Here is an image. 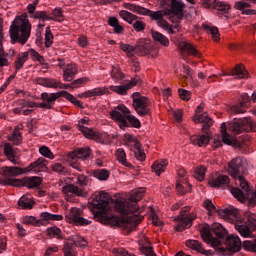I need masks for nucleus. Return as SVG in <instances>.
I'll use <instances>...</instances> for the list:
<instances>
[{"instance_id":"nucleus-36","label":"nucleus","mask_w":256,"mask_h":256,"mask_svg":"<svg viewBox=\"0 0 256 256\" xmlns=\"http://www.w3.org/2000/svg\"><path fill=\"white\" fill-rule=\"evenodd\" d=\"M151 35L154 41H157L158 43H160V45H163L164 47H169V38H167L165 35L155 30L151 31Z\"/></svg>"},{"instance_id":"nucleus-13","label":"nucleus","mask_w":256,"mask_h":256,"mask_svg":"<svg viewBox=\"0 0 256 256\" xmlns=\"http://www.w3.org/2000/svg\"><path fill=\"white\" fill-rule=\"evenodd\" d=\"M138 83H139V77L136 76L135 78L131 79L125 84L118 85V86L111 85L109 89L114 93H117L118 95H127V91H129V89H133V87H135Z\"/></svg>"},{"instance_id":"nucleus-22","label":"nucleus","mask_w":256,"mask_h":256,"mask_svg":"<svg viewBox=\"0 0 256 256\" xmlns=\"http://www.w3.org/2000/svg\"><path fill=\"white\" fill-rule=\"evenodd\" d=\"M78 69L77 65L73 63H69L63 67V79L64 81L71 82L75 79V75H77Z\"/></svg>"},{"instance_id":"nucleus-44","label":"nucleus","mask_w":256,"mask_h":256,"mask_svg":"<svg viewBox=\"0 0 256 256\" xmlns=\"http://www.w3.org/2000/svg\"><path fill=\"white\" fill-rule=\"evenodd\" d=\"M92 175L99 181H107V179H109L110 173L106 169H98L95 170Z\"/></svg>"},{"instance_id":"nucleus-48","label":"nucleus","mask_w":256,"mask_h":256,"mask_svg":"<svg viewBox=\"0 0 256 256\" xmlns=\"http://www.w3.org/2000/svg\"><path fill=\"white\" fill-rule=\"evenodd\" d=\"M78 129H79V131H81V133H83V135L87 139H95V137H97V135L95 134V131H93L81 124H78Z\"/></svg>"},{"instance_id":"nucleus-24","label":"nucleus","mask_w":256,"mask_h":256,"mask_svg":"<svg viewBox=\"0 0 256 256\" xmlns=\"http://www.w3.org/2000/svg\"><path fill=\"white\" fill-rule=\"evenodd\" d=\"M22 129L23 124L17 125L14 128L12 134L7 136L8 141H10V143H13V145H21L23 141V135L21 134Z\"/></svg>"},{"instance_id":"nucleus-23","label":"nucleus","mask_w":256,"mask_h":256,"mask_svg":"<svg viewBox=\"0 0 256 256\" xmlns=\"http://www.w3.org/2000/svg\"><path fill=\"white\" fill-rule=\"evenodd\" d=\"M226 247L231 253H237L241 250V238L237 235H231L227 238Z\"/></svg>"},{"instance_id":"nucleus-30","label":"nucleus","mask_w":256,"mask_h":256,"mask_svg":"<svg viewBox=\"0 0 256 256\" xmlns=\"http://www.w3.org/2000/svg\"><path fill=\"white\" fill-rule=\"evenodd\" d=\"M47 167V160L45 158H38L35 162L31 163L25 171H41V169H45Z\"/></svg>"},{"instance_id":"nucleus-45","label":"nucleus","mask_w":256,"mask_h":256,"mask_svg":"<svg viewBox=\"0 0 256 256\" xmlns=\"http://www.w3.org/2000/svg\"><path fill=\"white\" fill-rule=\"evenodd\" d=\"M121 19L129 23L130 25L133 24V21H137V17L127 10H121L119 13Z\"/></svg>"},{"instance_id":"nucleus-10","label":"nucleus","mask_w":256,"mask_h":256,"mask_svg":"<svg viewBox=\"0 0 256 256\" xmlns=\"http://www.w3.org/2000/svg\"><path fill=\"white\" fill-rule=\"evenodd\" d=\"M150 17L153 21H156L158 27H161L164 31H167L168 35H173L175 31L169 25L168 21L163 19V15H168L167 11L159 10V11H151L149 10L148 14H144Z\"/></svg>"},{"instance_id":"nucleus-28","label":"nucleus","mask_w":256,"mask_h":256,"mask_svg":"<svg viewBox=\"0 0 256 256\" xmlns=\"http://www.w3.org/2000/svg\"><path fill=\"white\" fill-rule=\"evenodd\" d=\"M209 141H211L209 134H203L200 136L193 135L190 137V142L193 145H198V147H205V145H209Z\"/></svg>"},{"instance_id":"nucleus-29","label":"nucleus","mask_w":256,"mask_h":256,"mask_svg":"<svg viewBox=\"0 0 256 256\" xmlns=\"http://www.w3.org/2000/svg\"><path fill=\"white\" fill-rule=\"evenodd\" d=\"M230 73L232 77H235V79H247V77H249V72H247L245 67L241 64L236 65Z\"/></svg>"},{"instance_id":"nucleus-62","label":"nucleus","mask_w":256,"mask_h":256,"mask_svg":"<svg viewBox=\"0 0 256 256\" xmlns=\"http://www.w3.org/2000/svg\"><path fill=\"white\" fill-rule=\"evenodd\" d=\"M76 183H77V185H79V187H87L89 180H87V176H85L83 174H79L77 176Z\"/></svg>"},{"instance_id":"nucleus-38","label":"nucleus","mask_w":256,"mask_h":256,"mask_svg":"<svg viewBox=\"0 0 256 256\" xmlns=\"http://www.w3.org/2000/svg\"><path fill=\"white\" fill-rule=\"evenodd\" d=\"M111 78L113 79L114 83H121L125 79V74L121 72L118 66H113L112 71L110 72Z\"/></svg>"},{"instance_id":"nucleus-7","label":"nucleus","mask_w":256,"mask_h":256,"mask_svg":"<svg viewBox=\"0 0 256 256\" xmlns=\"http://www.w3.org/2000/svg\"><path fill=\"white\" fill-rule=\"evenodd\" d=\"M41 182H42L41 178L37 176L2 181L3 185H10L11 187H28V189L39 187V185H41Z\"/></svg>"},{"instance_id":"nucleus-11","label":"nucleus","mask_w":256,"mask_h":256,"mask_svg":"<svg viewBox=\"0 0 256 256\" xmlns=\"http://www.w3.org/2000/svg\"><path fill=\"white\" fill-rule=\"evenodd\" d=\"M61 91L60 92H55V93H47L43 92L41 94V99L42 102L38 103L39 109H53L55 107V102L60 99L61 97Z\"/></svg>"},{"instance_id":"nucleus-37","label":"nucleus","mask_w":256,"mask_h":256,"mask_svg":"<svg viewBox=\"0 0 256 256\" xmlns=\"http://www.w3.org/2000/svg\"><path fill=\"white\" fill-rule=\"evenodd\" d=\"M28 59H29V52L20 53L17 56L16 61L14 62V67H15L16 71H19V69H22L23 65H25V63Z\"/></svg>"},{"instance_id":"nucleus-64","label":"nucleus","mask_w":256,"mask_h":256,"mask_svg":"<svg viewBox=\"0 0 256 256\" xmlns=\"http://www.w3.org/2000/svg\"><path fill=\"white\" fill-rule=\"evenodd\" d=\"M178 93L183 101H189L191 99V92L185 89H179Z\"/></svg>"},{"instance_id":"nucleus-52","label":"nucleus","mask_w":256,"mask_h":256,"mask_svg":"<svg viewBox=\"0 0 256 256\" xmlns=\"http://www.w3.org/2000/svg\"><path fill=\"white\" fill-rule=\"evenodd\" d=\"M64 256H75V247L73 242H66L63 248Z\"/></svg>"},{"instance_id":"nucleus-53","label":"nucleus","mask_w":256,"mask_h":256,"mask_svg":"<svg viewBox=\"0 0 256 256\" xmlns=\"http://www.w3.org/2000/svg\"><path fill=\"white\" fill-rule=\"evenodd\" d=\"M120 49H122V51L124 53H126V55L128 57H133V55H135V46H132L131 44H121L120 45Z\"/></svg>"},{"instance_id":"nucleus-18","label":"nucleus","mask_w":256,"mask_h":256,"mask_svg":"<svg viewBox=\"0 0 256 256\" xmlns=\"http://www.w3.org/2000/svg\"><path fill=\"white\" fill-rule=\"evenodd\" d=\"M108 93L109 89H107V87H97L78 94V97H80V99H89V97H101Z\"/></svg>"},{"instance_id":"nucleus-50","label":"nucleus","mask_w":256,"mask_h":256,"mask_svg":"<svg viewBox=\"0 0 256 256\" xmlns=\"http://www.w3.org/2000/svg\"><path fill=\"white\" fill-rule=\"evenodd\" d=\"M53 33H51V27L47 26L45 28V47L49 48L53 45Z\"/></svg>"},{"instance_id":"nucleus-8","label":"nucleus","mask_w":256,"mask_h":256,"mask_svg":"<svg viewBox=\"0 0 256 256\" xmlns=\"http://www.w3.org/2000/svg\"><path fill=\"white\" fill-rule=\"evenodd\" d=\"M187 211H189V207L182 208L180 215L174 219L175 221H179L178 225L176 226V231L178 232L185 231V229L191 228V226L193 225V221L197 219V214H187Z\"/></svg>"},{"instance_id":"nucleus-34","label":"nucleus","mask_w":256,"mask_h":256,"mask_svg":"<svg viewBox=\"0 0 256 256\" xmlns=\"http://www.w3.org/2000/svg\"><path fill=\"white\" fill-rule=\"evenodd\" d=\"M167 165H169V162H167V160L165 159L161 160L160 162H155L152 165V171L153 173H155V175L159 177V175H161L165 171Z\"/></svg>"},{"instance_id":"nucleus-47","label":"nucleus","mask_w":256,"mask_h":256,"mask_svg":"<svg viewBox=\"0 0 256 256\" xmlns=\"http://www.w3.org/2000/svg\"><path fill=\"white\" fill-rule=\"evenodd\" d=\"M68 243H72L73 247H86L87 241L85 238L80 236H73L71 239H69Z\"/></svg>"},{"instance_id":"nucleus-19","label":"nucleus","mask_w":256,"mask_h":256,"mask_svg":"<svg viewBox=\"0 0 256 256\" xmlns=\"http://www.w3.org/2000/svg\"><path fill=\"white\" fill-rule=\"evenodd\" d=\"M68 157L69 159H72V160L81 159L82 161H87V159L91 157V148L89 147L79 148L77 150L69 152Z\"/></svg>"},{"instance_id":"nucleus-61","label":"nucleus","mask_w":256,"mask_h":256,"mask_svg":"<svg viewBox=\"0 0 256 256\" xmlns=\"http://www.w3.org/2000/svg\"><path fill=\"white\" fill-rule=\"evenodd\" d=\"M20 107L22 109H34V107H39V104L35 103L34 101L22 100L20 102Z\"/></svg>"},{"instance_id":"nucleus-17","label":"nucleus","mask_w":256,"mask_h":256,"mask_svg":"<svg viewBox=\"0 0 256 256\" xmlns=\"http://www.w3.org/2000/svg\"><path fill=\"white\" fill-rule=\"evenodd\" d=\"M3 149L4 155L8 161H10V163H13V165H21V160H19L17 153L15 152V149H13V145H11V143H4Z\"/></svg>"},{"instance_id":"nucleus-54","label":"nucleus","mask_w":256,"mask_h":256,"mask_svg":"<svg viewBox=\"0 0 256 256\" xmlns=\"http://www.w3.org/2000/svg\"><path fill=\"white\" fill-rule=\"evenodd\" d=\"M243 247H244L245 251H250L252 253H256V239L244 241Z\"/></svg>"},{"instance_id":"nucleus-25","label":"nucleus","mask_w":256,"mask_h":256,"mask_svg":"<svg viewBox=\"0 0 256 256\" xmlns=\"http://www.w3.org/2000/svg\"><path fill=\"white\" fill-rule=\"evenodd\" d=\"M230 179L227 175H216L209 180L210 187H225L229 185Z\"/></svg>"},{"instance_id":"nucleus-3","label":"nucleus","mask_w":256,"mask_h":256,"mask_svg":"<svg viewBox=\"0 0 256 256\" xmlns=\"http://www.w3.org/2000/svg\"><path fill=\"white\" fill-rule=\"evenodd\" d=\"M145 195V188H138L132 191L131 195L126 201L124 198H119L115 201L114 208L121 215H131L133 213H139V205L137 201H141Z\"/></svg>"},{"instance_id":"nucleus-4","label":"nucleus","mask_w":256,"mask_h":256,"mask_svg":"<svg viewBox=\"0 0 256 256\" xmlns=\"http://www.w3.org/2000/svg\"><path fill=\"white\" fill-rule=\"evenodd\" d=\"M110 115L113 121L118 123L120 129L125 130L126 127H129L128 122L132 127H135V129L141 128V121L131 115V111H129V108L125 107V105H119L110 112Z\"/></svg>"},{"instance_id":"nucleus-40","label":"nucleus","mask_w":256,"mask_h":256,"mask_svg":"<svg viewBox=\"0 0 256 256\" xmlns=\"http://www.w3.org/2000/svg\"><path fill=\"white\" fill-rule=\"evenodd\" d=\"M229 131H231L234 135H239L243 133V125L241 123V119H235L230 123Z\"/></svg>"},{"instance_id":"nucleus-27","label":"nucleus","mask_w":256,"mask_h":256,"mask_svg":"<svg viewBox=\"0 0 256 256\" xmlns=\"http://www.w3.org/2000/svg\"><path fill=\"white\" fill-rule=\"evenodd\" d=\"M33 205H35V200H33L31 194H25L18 200L20 209H33Z\"/></svg>"},{"instance_id":"nucleus-63","label":"nucleus","mask_w":256,"mask_h":256,"mask_svg":"<svg viewBox=\"0 0 256 256\" xmlns=\"http://www.w3.org/2000/svg\"><path fill=\"white\" fill-rule=\"evenodd\" d=\"M249 7H251V4L244 1H238L234 4V9H236L237 11H243L244 9H247Z\"/></svg>"},{"instance_id":"nucleus-12","label":"nucleus","mask_w":256,"mask_h":256,"mask_svg":"<svg viewBox=\"0 0 256 256\" xmlns=\"http://www.w3.org/2000/svg\"><path fill=\"white\" fill-rule=\"evenodd\" d=\"M126 143L130 147H134V149H135L134 155H135L137 161H145V157H146L145 151H143V149H141V142H139V140H137V138H135V136L128 135L126 137Z\"/></svg>"},{"instance_id":"nucleus-26","label":"nucleus","mask_w":256,"mask_h":256,"mask_svg":"<svg viewBox=\"0 0 256 256\" xmlns=\"http://www.w3.org/2000/svg\"><path fill=\"white\" fill-rule=\"evenodd\" d=\"M194 123H204L202 130L206 131V129H209L211 125H213V119L209 117V114L207 112L202 113L201 115H196L193 119Z\"/></svg>"},{"instance_id":"nucleus-14","label":"nucleus","mask_w":256,"mask_h":256,"mask_svg":"<svg viewBox=\"0 0 256 256\" xmlns=\"http://www.w3.org/2000/svg\"><path fill=\"white\" fill-rule=\"evenodd\" d=\"M162 4L171 8L168 10V15H178V17L183 15V7H185V4H183L181 0H163Z\"/></svg>"},{"instance_id":"nucleus-49","label":"nucleus","mask_w":256,"mask_h":256,"mask_svg":"<svg viewBox=\"0 0 256 256\" xmlns=\"http://www.w3.org/2000/svg\"><path fill=\"white\" fill-rule=\"evenodd\" d=\"M31 17L32 19H39V21H43V23H45V21H54L53 17H49L45 11H37Z\"/></svg>"},{"instance_id":"nucleus-1","label":"nucleus","mask_w":256,"mask_h":256,"mask_svg":"<svg viewBox=\"0 0 256 256\" xmlns=\"http://www.w3.org/2000/svg\"><path fill=\"white\" fill-rule=\"evenodd\" d=\"M109 200V193L101 191L91 202H89L88 207L90 211H92L95 219L104 225L124 227V229H128V231H135L139 223L143 221V217L132 215L127 220H121V218H117V216H109L107 213V211H109Z\"/></svg>"},{"instance_id":"nucleus-16","label":"nucleus","mask_w":256,"mask_h":256,"mask_svg":"<svg viewBox=\"0 0 256 256\" xmlns=\"http://www.w3.org/2000/svg\"><path fill=\"white\" fill-rule=\"evenodd\" d=\"M27 171L23 170V168L15 167V166H6L2 168V173L4 176L3 181L13 180L11 177H19V175H23Z\"/></svg>"},{"instance_id":"nucleus-33","label":"nucleus","mask_w":256,"mask_h":256,"mask_svg":"<svg viewBox=\"0 0 256 256\" xmlns=\"http://www.w3.org/2000/svg\"><path fill=\"white\" fill-rule=\"evenodd\" d=\"M115 155L116 159L119 161V163H121V165L128 168L133 167V165L127 161V154L123 148L117 149Z\"/></svg>"},{"instance_id":"nucleus-51","label":"nucleus","mask_w":256,"mask_h":256,"mask_svg":"<svg viewBox=\"0 0 256 256\" xmlns=\"http://www.w3.org/2000/svg\"><path fill=\"white\" fill-rule=\"evenodd\" d=\"M207 169L204 166H199L194 171V178L197 179V181H203L205 179V173Z\"/></svg>"},{"instance_id":"nucleus-42","label":"nucleus","mask_w":256,"mask_h":256,"mask_svg":"<svg viewBox=\"0 0 256 256\" xmlns=\"http://www.w3.org/2000/svg\"><path fill=\"white\" fill-rule=\"evenodd\" d=\"M176 190L180 195H185V193H188V191H191V184L186 182V180H180L176 184Z\"/></svg>"},{"instance_id":"nucleus-6","label":"nucleus","mask_w":256,"mask_h":256,"mask_svg":"<svg viewBox=\"0 0 256 256\" xmlns=\"http://www.w3.org/2000/svg\"><path fill=\"white\" fill-rule=\"evenodd\" d=\"M132 99V107H134L139 117H149L151 115V101H149V98L141 95L139 92H134Z\"/></svg>"},{"instance_id":"nucleus-56","label":"nucleus","mask_w":256,"mask_h":256,"mask_svg":"<svg viewBox=\"0 0 256 256\" xmlns=\"http://www.w3.org/2000/svg\"><path fill=\"white\" fill-rule=\"evenodd\" d=\"M29 53H30L32 59H34L35 61H38V63H40V65H45V58L43 56H41V54H39V52L35 51V49H33V48H30Z\"/></svg>"},{"instance_id":"nucleus-57","label":"nucleus","mask_w":256,"mask_h":256,"mask_svg":"<svg viewBox=\"0 0 256 256\" xmlns=\"http://www.w3.org/2000/svg\"><path fill=\"white\" fill-rule=\"evenodd\" d=\"M219 0H200L203 9H215Z\"/></svg>"},{"instance_id":"nucleus-46","label":"nucleus","mask_w":256,"mask_h":256,"mask_svg":"<svg viewBox=\"0 0 256 256\" xmlns=\"http://www.w3.org/2000/svg\"><path fill=\"white\" fill-rule=\"evenodd\" d=\"M22 223H24V225H36L37 227H41L43 220H38L35 216H25L22 219Z\"/></svg>"},{"instance_id":"nucleus-9","label":"nucleus","mask_w":256,"mask_h":256,"mask_svg":"<svg viewBox=\"0 0 256 256\" xmlns=\"http://www.w3.org/2000/svg\"><path fill=\"white\" fill-rule=\"evenodd\" d=\"M67 223H72V225H91V221L83 218V210L81 208L72 207L68 212H66Z\"/></svg>"},{"instance_id":"nucleus-5","label":"nucleus","mask_w":256,"mask_h":256,"mask_svg":"<svg viewBox=\"0 0 256 256\" xmlns=\"http://www.w3.org/2000/svg\"><path fill=\"white\" fill-rule=\"evenodd\" d=\"M219 217L225 219L229 223H234L236 231L240 235L247 236L249 229L243 224V217L239 215V210L236 208H226L218 211Z\"/></svg>"},{"instance_id":"nucleus-60","label":"nucleus","mask_w":256,"mask_h":256,"mask_svg":"<svg viewBox=\"0 0 256 256\" xmlns=\"http://www.w3.org/2000/svg\"><path fill=\"white\" fill-rule=\"evenodd\" d=\"M51 170L55 171V173H59L60 175H64V173H67V168L63 166L61 163H55L51 165Z\"/></svg>"},{"instance_id":"nucleus-59","label":"nucleus","mask_w":256,"mask_h":256,"mask_svg":"<svg viewBox=\"0 0 256 256\" xmlns=\"http://www.w3.org/2000/svg\"><path fill=\"white\" fill-rule=\"evenodd\" d=\"M39 153H40V155H42V157H46L47 159L55 158V156L53 155V152H51V150L47 146L40 147Z\"/></svg>"},{"instance_id":"nucleus-58","label":"nucleus","mask_w":256,"mask_h":256,"mask_svg":"<svg viewBox=\"0 0 256 256\" xmlns=\"http://www.w3.org/2000/svg\"><path fill=\"white\" fill-rule=\"evenodd\" d=\"M48 237H57V239H61V229L57 226H53L47 229Z\"/></svg>"},{"instance_id":"nucleus-21","label":"nucleus","mask_w":256,"mask_h":256,"mask_svg":"<svg viewBox=\"0 0 256 256\" xmlns=\"http://www.w3.org/2000/svg\"><path fill=\"white\" fill-rule=\"evenodd\" d=\"M62 192L64 195H76L77 197H87V192L83 190V188H79L78 186H75L74 184H67L64 187H62Z\"/></svg>"},{"instance_id":"nucleus-2","label":"nucleus","mask_w":256,"mask_h":256,"mask_svg":"<svg viewBox=\"0 0 256 256\" xmlns=\"http://www.w3.org/2000/svg\"><path fill=\"white\" fill-rule=\"evenodd\" d=\"M9 35L13 45L15 43L25 45L29 41L31 37V22H29L27 16L22 15L14 19L9 29Z\"/></svg>"},{"instance_id":"nucleus-20","label":"nucleus","mask_w":256,"mask_h":256,"mask_svg":"<svg viewBox=\"0 0 256 256\" xmlns=\"http://www.w3.org/2000/svg\"><path fill=\"white\" fill-rule=\"evenodd\" d=\"M178 49L180 50L182 57H183V53H187L188 55H193L194 57H201V53L197 51L195 46H193L191 43L187 41H180L178 43Z\"/></svg>"},{"instance_id":"nucleus-35","label":"nucleus","mask_w":256,"mask_h":256,"mask_svg":"<svg viewBox=\"0 0 256 256\" xmlns=\"http://www.w3.org/2000/svg\"><path fill=\"white\" fill-rule=\"evenodd\" d=\"M125 9H128V11H133V13H138V15H147L149 14V9H146L141 6H137L135 4L131 3H125L124 4Z\"/></svg>"},{"instance_id":"nucleus-41","label":"nucleus","mask_w":256,"mask_h":256,"mask_svg":"<svg viewBox=\"0 0 256 256\" xmlns=\"http://www.w3.org/2000/svg\"><path fill=\"white\" fill-rule=\"evenodd\" d=\"M241 123H242V131H246V133L255 131L256 129V124L251 120V118H243L241 119Z\"/></svg>"},{"instance_id":"nucleus-31","label":"nucleus","mask_w":256,"mask_h":256,"mask_svg":"<svg viewBox=\"0 0 256 256\" xmlns=\"http://www.w3.org/2000/svg\"><path fill=\"white\" fill-rule=\"evenodd\" d=\"M57 79L54 78H37L36 83L42 87H48L50 89H57Z\"/></svg>"},{"instance_id":"nucleus-43","label":"nucleus","mask_w":256,"mask_h":256,"mask_svg":"<svg viewBox=\"0 0 256 256\" xmlns=\"http://www.w3.org/2000/svg\"><path fill=\"white\" fill-rule=\"evenodd\" d=\"M212 231L218 239H223L227 235V230L221 224H214Z\"/></svg>"},{"instance_id":"nucleus-39","label":"nucleus","mask_w":256,"mask_h":256,"mask_svg":"<svg viewBox=\"0 0 256 256\" xmlns=\"http://www.w3.org/2000/svg\"><path fill=\"white\" fill-rule=\"evenodd\" d=\"M203 29L206 33H210L212 35L213 41H219V29L216 26L211 24H203Z\"/></svg>"},{"instance_id":"nucleus-32","label":"nucleus","mask_w":256,"mask_h":256,"mask_svg":"<svg viewBox=\"0 0 256 256\" xmlns=\"http://www.w3.org/2000/svg\"><path fill=\"white\" fill-rule=\"evenodd\" d=\"M186 246L190 247V249H193L194 251H197L198 253H202V255H209V251L203 249V244L197 240H187Z\"/></svg>"},{"instance_id":"nucleus-55","label":"nucleus","mask_w":256,"mask_h":256,"mask_svg":"<svg viewBox=\"0 0 256 256\" xmlns=\"http://www.w3.org/2000/svg\"><path fill=\"white\" fill-rule=\"evenodd\" d=\"M243 105H245L243 102H241L238 105H233L229 108L228 112L231 113V115H238L239 113H245V108H243Z\"/></svg>"},{"instance_id":"nucleus-15","label":"nucleus","mask_w":256,"mask_h":256,"mask_svg":"<svg viewBox=\"0 0 256 256\" xmlns=\"http://www.w3.org/2000/svg\"><path fill=\"white\" fill-rule=\"evenodd\" d=\"M214 9L217 11L216 15L219 19H229L232 9L229 2L218 0Z\"/></svg>"}]
</instances>
